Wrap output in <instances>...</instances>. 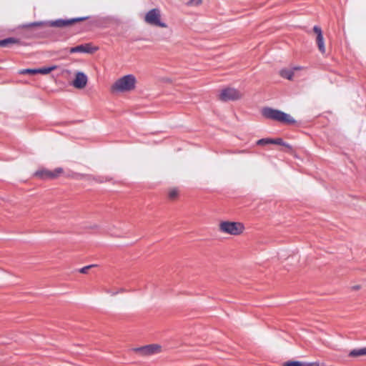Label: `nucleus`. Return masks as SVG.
Wrapping results in <instances>:
<instances>
[{
    "label": "nucleus",
    "instance_id": "6e6552de",
    "mask_svg": "<svg viewBox=\"0 0 366 366\" xmlns=\"http://www.w3.org/2000/svg\"><path fill=\"white\" fill-rule=\"evenodd\" d=\"M56 68H57L56 66H51L44 67V68H40V69H23V70L20 71L19 73L21 74H41L45 75V74H49L51 71L55 70Z\"/></svg>",
    "mask_w": 366,
    "mask_h": 366
},
{
    "label": "nucleus",
    "instance_id": "f03ea898",
    "mask_svg": "<svg viewBox=\"0 0 366 366\" xmlns=\"http://www.w3.org/2000/svg\"><path fill=\"white\" fill-rule=\"evenodd\" d=\"M262 114L265 118L275 120L281 123L293 124L295 122V119L290 114L269 107L263 108Z\"/></svg>",
    "mask_w": 366,
    "mask_h": 366
},
{
    "label": "nucleus",
    "instance_id": "4be33fe9",
    "mask_svg": "<svg viewBox=\"0 0 366 366\" xmlns=\"http://www.w3.org/2000/svg\"><path fill=\"white\" fill-rule=\"evenodd\" d=\"M202 0H191L189 2V5L199 6L202 4Z\"/></svg>",
    "mask_w": 366,
    "mask_h": 366
},
{
    "label": "nucleus",
    "instance_id": "39448f33",
    "mask_svg": "<svg viewBox=\"0 0 366 366\" xmlns=\"http://www.w3.org/2000/svg\"><path fill=\"white\" fill-rule=\"evenodd\" d=\"M242 94L234 88H226L219 94V99L224 102L237 100L241 98Z\"/></svg>",
    "mask_w": 366,
    "mask_h": 366
},
{
    "label": "nucleus",
    "instance_id": "bb28decb",
    "mask_svg": "<svg viewBox=\"0 0 366 366\" xmlns=\"http://www.w3.org/2000/svg\"><path fill=\"white\" fill-rule=\"evenodd\" d=\"M119 292H124V289H121V290H119Z\"/></svg>",
    "mask_w": 366,
    "mask_h": 366
},
{
    "label": "nucleus",
    "instance_id": "393cba45",
    "mask_svg": "<svg viewBox=\"0 0 366 366\" xmlns=\"http://www.w3.org/2000/svg\"><path fill=\"white\" fill-rule=\"evenodd\" d=\"M361 288L360 285H355L352 287L353 290H358Z\"/></svg>",
    "mask_w": 366,
    "mask_h": 366
},
{
    "label": "nucleus",
    "instance_id": "412c9836",
    "mask_svg": "<svg viewBox=\"0 0 366 366\" xmlns=\"http://www.w3.org/2000/svg\"><path fill=\"white\" fill-rule=\"evenodd\" d=\"M313 31L315 33L317 34V36H319V35L322 36V32L321 28L319 27L318 26H315L313 27Z\"/></svg>",
    "mask_w": 366,
    "mask_h": 366
},
{
    "label": "nucleus",
    "instance_id": "5701e85b",
    "mask_svg": "<svg viewBox=\"0 0 366 366\" xmlns=\"http://www.w3.org/2000/svg\"><path fill=\"white\" fill-rule=\"evenodd\" d=\"M305 366H319V362H305Z\"/></svg>",
    "mask_w": 366,
    "mask_h": 366
},
{
    "label": "nucleus",
    "instance_id": "b1692460",
    "mask_svg": "<svg viewBox=\"0 0 366 366\" xmlns=\"http://www.w3.org/2000/svg\"><path fill=\"white\" fill-rule=\"evenodd\" d=\"M104 291H105V292H107L108 294H110L112 296L116 295L117 294L119 293V292H113V291H111V290H107V289L105 290Z\"/></svg>",
    "mask_w": 366,
    "mask_h": 366
},
{
    "label": "nucleus",
    "instance_id": "0eeeda50",
    "mask_svg": "<svg viewBox=\"0 0 366 366\" xmlns=\"http://www.w3.org/2000/svg\"><path fill=\"white\" fill-rule=\"evenodd\" d=\"M86 19L87 17L74 18L68 20L57 19L55 21H48L46 24L52 27H65L74 24V22L81 21Z\"/></svg>",
    "mask_w": 366,
    "mask_h": 366
},
{
    "label": "nucleus",
    "instance_id": "7ed1b4c3",
    "mask_svg": "<svg viewBox=\"0 0 366 366\" xmlns=\"http://www.w3.org/2000/svg\"><path fill=\"white\" fill-rule=\"evenodd\" d=\"M219 230L225 234L237 236L243 233L244 226L239 222L224 221L219 224Z\"/></svg>",
    "mask_w": 366,
    "mask_h": 366
},
{
    "label": "nucleus",
    "instance_id": "ddd939ff",
    "mask_svg": "<svg viewBox=\"0 0 366 366\" xmlns=\"http://www.w3.org/2000/svg\"><path fill=\"white\" fill-rule=\"evenodd\" d=\"M300 69V67H294L292 69H282L280 71V75L287 79H292L294 75V71Z\"/></svg>",
    "mask_w": 366,
    "mask_h": 366
},
{
    "label": "nucleus",
    "instance_id": "f8f14e48",
    "mask_svg": "<svg viewBox=\"0 0 366 366\" xmlns=\"http://www.w3.org/2000/svg\"><path fill=\"white\" fill-rule=\"evenodd\" d=\"M348 355H349V357H352L365 356L366 355V347L352 350L349 352Z\"/></svg>",
    "mask_w": 366,
    "mask_h": 366
},
{
    "label": "nucleus",
    "instance_id": "aec40b11",
    "mask_svg": "<svg viewBox=\"0 0 366 366\" xmlns=\"http://www.w3.org/2000/svg\"><path fill=\"white\" fill-rule=\"evenodd\" d=\"M271 139H261L257 141V144L258 145H264L267 144H271Z\"/></svg>",
    "mask_w": 366,
    "mask_h": 366
},
{
    "label": "nucleus",
    "instance_id": "6ab92c4d",
    "mask_svg": "<svg viewBox=\"0 0 366 366\" xmlns=\"http://www.w3.org/2000/svg\"><path fill=\"white\" fill-rule=\"evenodd\" d=\"M96 266H97L96 264H90V265L85 266L79 269V272H81L82 274H86L91 268L94 267Z\"/></svg>",
    "mask_w": 366,
    "mask_h": 366
},
{
    "label": "nucleus",
    "instance_id": "1a4fd4ad",
    "mask_svg": "<svg viewBox=\"0 0 366 366\" xmlns=\"http://www.w3.org/2000/svg\"><path fill=\"white\" fill-rule=\"evenodd\" d=\"M87 81L88 79L86 75L81 71H78L76 73L75 79L72 82V85L76 89H83L86 86Z\"/></svg>",
    "mask_w": 366,
    "mask_h": 366
},
{
    "label": "nucleus",
    "instance_id": "a878e982",
    "mask_svg": "<svg viewBox=\"0 0 366 366\" xmlns=\"http://www.w3.org/2000/svg\"><path fill=\"white\" fill-rule=\"evenodd\" d=\"M43 23H41V22H36V23L32 24V25L37 26V25H41Z\"/></svg>",
    "mask_w": 366,
    "mask_h": 366
},
{
    "label": "nucleus",
    "instance_id": "9d476101",
    "mask_svg": "<svg viewBox=\"0 0 366 366\" xmlns=\"http://www.w3.org/2000/svg\"><path fill=\"white\" fill-rule=\"evenodd\" d=\"M97 50L96 48L92 47L90 44H81L74 47H71L69 50L70 53H87L92 54Z\"/></svg>",
    "mask_w": 366,
    "mask_h": 366
},
{
    "label": "nucleus",
    "instance_id": "f3484780",
    "mask_svg": "<svg viewBox=\"0 0 366 366\" xmlns=\"http://www.w3.org/2000/svg\"><path fill=\"white\" fill-rule=\"evenodd\" d=\"M283 366H305V362L299 361H288L285 362Z\"/></svg>",
    "mask_w": 366,
    "mask_h": 366
},
{
    "label": "nucleus",
    "instance_id": "dca6fc26",
    "mask_svg": "<svg viewBox=\"0 0 366 366\" xmlns=\"http://www.w3.org/2000/svg\"><path fill=\"white\" fill-rule=\"evenodd\" d=\"M179 191L176 188H172L168 192V196L169 199H174L177 197Z\"/></svg>",
    "mask_w": 366,
    "mask_h": 366
},
{
    "label": "nucleus",
    "instance_id": "20e7f679",
    "mask_svg": "<svg viewBox=\"0 0 366 366\" xmlns=\"http://www.w3.org/2000/svg\"><path fill=\"white\" fill-rule=\"evenodd\" d=\"M144 21L148 24L162 28H166L167 26L161 21L160 11L157 9H153L149 11L144 17Z\"/></svg>",
    "mask_w": 366,
    "mask_h": 366
},
{
    "label": "nucleus",
    "instance_id": "2eb2a0df",
    "mask_svg": "<svg viewBox=\"0 0 366 366\" xmlns=\"http://www.w3.org/2000/svg\"><path fill=\"white\" fill-rule=\"evenodd\" d=\"M18 42L17 39L14 38H7L3 40H0V46H7L11 44H15Z\"/></svg>",
    "mask_w": 366,
    "mask_h": 366
},
{
    "label": "nucleus",
    "instance_id": "4468645a",
    "mask_svg": "<svg viewBox=\"0 0 366 366\" xmlns=\"http://www.w3.org/2000/svg\"><path fill=\"white\" fill-rule=\"evenodd\" d=\"M316 41H317V46H318L320 51L322 54H325V46L323 36L319 35V36H317Z\"/></svg>",
    "mask_w": 366,
    "mask_h": 366
},
{
    "label": "nucleus",
    "instance_id": "a211bd4d",
    "mask_svg": "<svg viewBox=\"0 0 366 366\" xmlns=\"http://www.w3.org/2000/svg\"><path fill=\"white\" fill-rule=\"evenodd\" d=\"M271 144H279V145H284V146H288L287 144H286L282 139L280 138H277V139H271Z\"/></svg>",
    "mask_w": 366,
    "mask_h": 366
},
{
    "label": "nucleus",
    "instance_id": "423d86ee",
    "mask_svg": "<svg viewBox=\"0 0 366 366\" xmlns=\"http://www.w3.org/2000/svg\"><path fill=\"white\" fill-rule=\"evenodd\" d=\"M161 346L159 345H148L144 347H137L134 350L143 356H149L154 354L159 353L161 352Z\"/></svg>",
    "mask_w": 366,
    "mask_h": 366
},
{
    "label": "nucleus",
    "instance_id": "f257e3e1",
    "mask_svg": "<svg viewBox=\"0 0 366 366\" xmlns=\"http://www.w3.org/2000/svg\"><path fill=\"white\" fill-rule=\"evenodd\" d=\"M137 83L135 76L132 74L125 75L118 79L112 86V92H127L134 89Z\"/></svg>",
    "mask_w": 366,
    "mask_h": 366
},
{
    "label": "nucleus",
    "instance_id": "9b49d317",
    "mask_svg": "<svg viewBox=\"0 0 366 366\" xmlns=\"http://www.w3.org/2000/svg\"><path fill=\"white\" fill-rule=\"evenodd\" d=\"M62 172L61 168H57L54 172L48 170H39L36 172L35 175L41 178H54Z\"/></svg>",
    "mask_w": 366,
    "mask_h": 366
}]
</instances>
